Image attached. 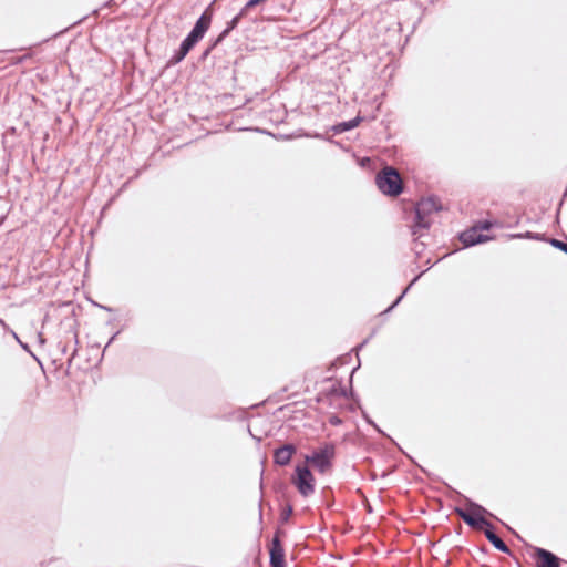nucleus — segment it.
<instances>
[{
	"instance_id": "nucleus-24",
	"label": "nucleus",
	"mask_w": 567,
	"mask_h": 567,
	"mask_svg": "<svg viewBox=\"0 0 567 567\" xmlns=\"http://www.w3.org/2000/svg\"><path fill=\"white\" fill-rule=\"evenodd\" d=\"M373 429H374L379 434H382V435L386 436V437H388V439H389L393 444H395V445H396V446L402 451V449L399 446V444H398V443H396V442H395L391 436L386 435V434L382 431V429H381L380 426H377V427H373Z\"/></svg>"
},
{
	"instance_id": "nucleus-31",
	"label": "nucleus",
	"mask_w": 567,
	"mask_h": 567,
	"mask_svg": "<svg viewBox=\"0 0 567 567\" xmlns=\"http://www.w3.org/2000/svg\"><path fill=\"white\" fill-rule=\"evenodd\" d=\"M260 475H261V477H260V488H262L264 487V478H262L264 470H261Z\"/></svg>"
},
{
	"instance_id": "nucleus-6",
	"label": "nucleus",
	"mask_w": 567,
	"mask_h": 567,
	"mask_svg": "<svg viewBox=\"0 0 567 567\" xmlns=\"http://www.w3.org/2000/svg\"><path fill=\"white\" fill-rule=\"evenodd\" d=\"M212 23V14L208 11H204L203 14L196 21L192 31L187 34V37L182 41L183 51L192 50L196 43L203 39L209 25Z\"/></svg>"
},
{
	"instance_id": "nucleus-21",
	"label": "nucleus",
	"mask_w": 567,
	"mask_h": 567,
	"mask_svg": "<svg viewBox=\"0 0 567 567\" xmlns=\"http://www.w3.org/2000/svg\"><path fill=\"white\" fill-rule=\"evenodd\" d=\"M284 525H279L276 527L275 529V533H274V536L271 539H282L284 537H286V530L282 528Z\"/></svg>"
},
{
	"instance_id": "nucleus-9",
	"label": "nucleus",
	"mask_w": 567,
	"mask_h": 567,
	"mask_svg": "<svg viewBox=\"0 0 567 567\" xmlns=\"http://www.w3.org/2000/svg\"><path fill=\"white\" fill-rule=\"evenodd\" d=\"M532 548L534 550L533 558H538L540 560L537 564V567H561L564 559L558 557L553 551L537 546Z\"/></svg>"
},
{
	"instance_id": "nucleus-33",
	"label": "nucleus",
	"mask_w": 567,
	"mask_h": 567,
	"mask_svg": "<svg viewBox=\"0 0 567 567\" xmlns=\"http://www.w3.org/2000/svg\"><path fill=\"white\" fill-rule=\"evenodd\" d=\"M421 470L423 473H425L427 476H430V473L426 470H424V468H421Z\"/></svg>"
},
{
	"instance_id": "nucleus-2",
	"label": "nucleus",
	"mask_w": 567,
	"mask_h": 567,
	"mask_svg": "<svg viewBox=\"0 0 567 567\" xmlns=\"http://www.w3.org/2000/svg\"><path fill=\"white\" fill-rule=\"evenodd\" d=\"M337 458V446L333 442H323L303 455L306 463L310 464L321 475L333 471Z\"/></svg>"
},
{
	"instance_id": "nucleus-29",
	"label": "nucleus",
	"mask_w": 567,
	"mask_h": 567,
	"mask_svg": "<svg viewBox=\"0 0 567 567\" xmlns=\"http://www.w3.org/2000/svg\"><path fill=\"white\" fill-rule=\"evenodd\" d=\"M8 331L11 333V336L13 337V339H16L18 342H20V341H21V340L19 339L18 334H17L13 330L9 329Z\"/></svg>"
},
{
	"instance_id": "nucleus-32",
	"label": "nucleus",
	"mask_w": 567,
	"mask_h": 567,
	"mask_svg": "<svg viewBox=\"0 0 567 567\" xmlns=\"http://www.w3.org/2000/svg\"><path fill=\"white\" fill-rule=\"evenodd\" d=\"M19 344L24 349L28 350V344L23 343L22 341L19 342Z\"/></svg>"
},
{
	"instance_id": "nucleus-20",
	"label": "nucleus",
	"mask_w": 567,
	"mask_h": 567,
	"mask_svg": "<svg viewBox=\"0 0 567 567\" xmlns=\"http://www.w3.org/2000/svg\"><path fill=\"white\" fill-rule=\"evenodd\" d=\"M550 245L554 246L555 248H558L560 249L561 251L566 252L567 254V244L561 241V240H558V239H550L549 240Z\"/></svg>"
},
{
	"instance_id": "nucleus-26",
	"label": "nucleus",
	"mask_w": 567,
	"mask_h": 567,
	"mask_svg": "<svg viewBox=\"0 0 567 567\" xmlns=\"http://www.w3.org/2000/svg\"><path fill=\"white\" fill-rule=\"evenodd\" d=\"M258 522H259V524H262V507H261V499L259 501V515H258Z\"/></svg>"
},
{
	"instance_id": "nucleus-19",
	"label": "nucleus",
	"mask_w": 567,
	"mask_h": 567,
	"mask_svg": "<svg viewBox=\"0 0 567 567\" xmlns=\"http://www.w3.org/2000/svg\"><path fill=\"white\" fill-rule=\"evenodd\" d=\"M512 237H514V238L542 239L543 235L534 234V233H530V231H526L525 234L512 235Z\"/></svg>"
},
{
	"instance_id": "nucleus-16",
	"label": "nucleus",
	"mask_w": 567,
	"mask_h": 567,
	"mask_svg": "<svg viewBox=\"0 0 567 567\" xmlns=\"http://www.w3.org/2000/svg\"><path fill=\"white\" fill-rule=\"evenodd\" d=\"M292 513H293V506L290 502H287L285 505H282L280 507L278 524L286 525L289 522Z\"/></svg>"
},
{
	"instance_id": "nucleus-8",
	"label": "nucleus",
	"mask_w": 567,
	"mask_h": 567,
	"mask_svg": "<svg viewBox=\"0 0 567 567\" xmlns=\"http://www.w3.org/2000/svg\"><path fill=\"white\" fill-rule=\"evenodd\" d=\"M269 566L287 567L286 549L280 539H271L268 545Z\"/></svg>"
},
{
	"instance_id": "nucleus-18",
	"label": "nucleus",
	"mask_w": 567,
	"mask_h": 567,
	"mask_svg": "<svg viewBox=\"0 0 567 567\" xmlns=\"http://www.w3.org/2000/svg\"><path fill=\"white\" fill-rule=\"evenodd\" d=\"M190 50L183 51V44H181L178 51L172 56L171 62L173 64L179 63Z\"/></svg>"
},
{
	"instance_id": "nucleus-30",
	"label": "nucleus",
	"mask_w": 567,
	"mask_h": 567,
	"mask_svg": "<svg viewBox=\"0 0 567 567\" xmlns=\"http://www.w3.org/2000/svg\"><path fill=\"white\" fill-rule=\"evenodd\" d=\"M0 326H2L6 330H9V327L6 324V322L0 318Z\"/></svg>"
},
{
	"instance_id": "nucleus-25",
	"label": "nucleus",
	"mask_w": 567,
	"mask_h": 567,
	"mask_svg": "<svg viewBox=\"0 0 567 567\" xmlns=\"http://www.w3.org/2000/svg\"><path fill=\"white\" fill-rule=\"evenodd\" d=\"M246 431H247V433H248L249 435H251V436L257 441V443H260L261 437H259V436H258V437H257V436H255V435H254V433L251 432V427H250V426H247V427H246Z\"/></svg>"
},
{
	"instance_id": "nucleus-3",
	"label": "nucleus",
	"mask_w": 567,
	"mask_h": 567,
	"mask_svg": "<svg viewBox=\"0 0 567 567\" xmlns=\"http://www.w3.org/2000/svg\"><path fill=\"white\" fill-rule=\"evenodd\" d=\"M442 209L435 196L422 198L415 206V221L412 226V234L421 235V229H427L431 225L430 215Z\"/></svg>"
},
{
	"instance_id": "nucleus-11",
	"label": "nucleus",
	"mask_w": 567,
	"mask_h": 567,
	"mask_svg": "<svg viewBox=\"0 0 567 567\" xmlns=\"http://www.w3.org/2000/svg\"><path fill=\"white\" fill-rule=\"evenodd\" d=\"M343 441L350 442L357 446H363L368 450L371 447V444H370L368 437L360 431V427H354L353 431L347 432L343 435Z\"/></svg>"
},
{
	"instance_id": "nucleus-1",
	"label": "nucleus",
	"mask_w": 567,
	"mask_h": 567,
	"mask_svg": "<svg viewBox=\"0 0 567 567\" xmlns=\"http://www.w3.org/2000/svg\"><path fill=\"white\" fill-rule=\"evenodd\" d=\"M444 484L451 492L456 493L458 497L462 498L465 503V508L461 506H456L454 508V512L462 518V520L470 528L484 527V535L486 539L492 544V546L501 553L511 554L508 546L496 535L494 526L491 524V522L487 520V517L493 518L495 520H499V518L480 503L461 494L451 485L446 483Z\"/></svg>"
},
{
	"instance_id": "nucleus-14",
	"label": "nucleus",
	"mask_w": 567,
	"mask_h": 567,
	"mask_svg": "<svg viewBox=\"0 0 567 567\" xmlns=\"http://www.w3.org/2000/svg\"><path fill=\"white\" fill-rule=\"evenodd\" d=\"M320 497L322 504L327 508H332L334 505V492L333 488L330 485H326L320 491Z\"/></svg>"
},
{
	"instance_id": "nucleus-17",
	"label": "nucleus",
	"mask_w": 567,
	"mask_h": 567,
	"mask_svg": "<svg viewBox=\"0 0 567 567\" xmlns=\"http://www.w3.org/2000/svg\"><path fill=\"white\" fill-rule=\"evenodd\" d=\"M230 421L231 422H240V423L241 422H250V414L247 411L238 410L233 413Z\"/></svg>"
},
{
	"instance_id": "nucleus-12",
	"label": "nucleus",
	"mask_w": 567,
	"mask_h": 567,
	"mask_svg": "<svg viewBox=\"0 0 567 567\" xmlns=\"http://www.w3.org/2000/svg\"><path fill=\"white\" fill-rule=\"evenodd\" d=\"M246 13H247V10L243 7L240 9V11L227 23V27L220 33L217 42L223 40L225 37H227L228 33L238 25V23L240 22L241 18L245 17Z\"/></svg>"
},
{
	"instance_id": "nucleus-5",
	"label": "nucleus",
	"mask_w": 567,
	"mask_h": 567,
	"mask_svg": "<svg viewBox=\"0 0 567 567\" xmlns=\"http://www.w3.org/2000/svg\"><path fill=\"white\" fill-rule=\"evenodd\" d=\"M378 188L385 195L398 196L402 193V179L393 167L383 168L375 178Z\"/></svg>"
},
{
	"instance_id": "nucleus-7",
	"label": "nucleus",
	"mask_w": 567,
	"mask_h": 567,
	"mask_svg": "<svg viewBox=\"0 0 567 567\" xmlns=\"http://www.w3.org/2000/svg\"><path fill=\"white\" fill-rule=\"evenodd\" d=\"M493 223L489 220L481 221L470 229L463 231L460 235V240L465 247H471L477 244L485 243L491 239L489 236L483 234L484 230H488L493 227Z\"/></svg>"
},
{
	"instance_id": "nucleus-10",
	"label": "nucleus",
	"mask_w": 567,
	"mask_h": 567,
	"mask_svg": "<svg viewBox=\"0 0 567 567\" xmlns=\"http://www.w3.org/2000/svg\"><path fill=\"white\" fill-rule=\"evenodd\" d=\"M297 447L292 443L284 444L274 450V463L277 466H288L292 456L296 454Z\"/></svg>"
},
{
	"instance_id": "nucleus-22",
	"label": "nucleus",
	"mask_w": 567,
	"mask_h": 567,
	"mask_svg": "<svg viewBox=\"0 0 567 567\" xmlns=\"http://www.w3.org/2000/svg\"><path fill=\"white\" fill-rule=\"evenodd\" d=\"M502 526H504L509 533H512L517 539L522 540L523 542V538L520 537V535L514 529L512 528L508 524H506L505 522H503L501 518L499 520H497Z\"/></svg>"
},
{
	"instance_id": "nucleus-15",
	"label": "nucleus",
	"mask_w": 567,
	"mask_h": 567,
	"mask_svg": "<svg viewBox=\"0 0 567 567\" xmlns=\"http://www.w3.org/2000/svg\"><path fill=\"white\" fill-rule=\"evenodd\" d=\"M330 385L327 388V392L332 398H342L347 395L346 389L338 380H329Z\"/></svg>"
},
{
	"instance_id": "nucleus-4",
	"label": "nucleus",
	"mask_w": 567,
	"mask_h": 567,
	"mask_svg": "<svg viewBox=\"0 0 567 567\" xmlns=\"http://www.w3.org/2000/svg\"><path fill=\"white\" fill-rule=\"evenodd\" d=\"M291 484L300 496L308 498L316 491V477L309 466L298 463L291 475Z\"/></svg>"
},
{
	"instance_id": "nucleus-28",
	"label": "nucleus",
	"mask_w": 567,
	"mask_h": 567,
	"mask_svg": "<svg viewBox=\"0 0 567 567\" xmlns=\"http://www.w3.org/2000/svg\"><path fill=\"white\" fill-rule=\"evenodd\" d=\"M330 423H331V425H338V424L340 423V420H339V419H337L336 416H332V417L330 419Z\"/></svg>"
},
{
	"instance_id": "nucleus-23",
	"label": "nucleus",
	"mask_w": 567,
	"mask_h": 567,
	"mask_svg": "<svg viewBox=\"0 0 567 567\" xmlns=\"http://www.w3.org/2000/svg\"><path fill=\"white\" fill-rule=\"evenodd\" d=\"M406 291L408 288L396 298V300L386 309V311H391L402 300Z\"/></svg>"
},
{
	"instance_id": "nucleus-13",
	"label": "nucleus",
	"mask_w": 567,
	"mask_h": 567,
	"mask_svg": "<svg viewBox=\"0 0 567 567\" xmlns=\"http://www.w3.org/2000/svg\"><path fill=\"white\" fill-rule=\"evenodd\" d=\"M362 121V117L361 116H357L350 121H347V122H341V123H338L336 124L333 127H332V131L336 133V134H341L343 132H347V131H350L354 127H357L360 122Z\"/></svg>"
},
{
	"instance_id": "nucleus-27",
	"label": "nucleus",
	"mask_w": 567,
	"mask_h": 567,
	"mask_svg": "<svg viewBox=\"0 0 567 567\" xmlns=\"http://www.w3.org/2000/svg\"><path fill=\"white\" fill-rule=\"evenodd\" d=\"M53 560H54V558H51L49 560H42L40 563V567H48Z\"/></svg>"
}]
</instances>
